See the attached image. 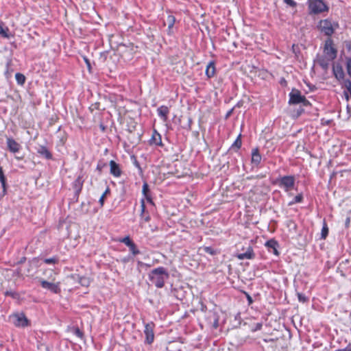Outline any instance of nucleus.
Here are the masks:
<instances>
[{
  "label": "nucleus",
  "instance_id": "nucleus-1",
  "mask_svg": "<svg viewBox=\"0 0 351 351\" xmlns=\"http://www.w3.org/2000/svg\"><path fill=\"white\" fill-rule=\"evenodd\" d=\"M148 278L155 287L161 289L165 286V281L169 278V274L166 268L158 267L150 271Z\"/></svg>",
  "mask_w": 351,
  "mask_h": 351
},
{
  "label": "nucleus",
  "instance_id": "nucleus-2",
  "mask_svg": "<svg viewBox=\"0 0 351 351\" xmlns=\"http://www.w3.org/2000/svg\"><path fill=\"white\" fill-rule=\"evenodd\" d=\"M339 25L337 23L328 19L320 20L317 25L318 30L329 38L335 33Z\"/></svg>",
  "mask_w": 351,
  "mask_h": 351
},
{
  "label": "nucleus",
  "instance_id": "nucleus-3",
  "mask_svg": "<svg viewBox=\"0 0 351 351\" xmlns=\"http://www.w3.org/2000/svg\"><path fill=\"white\" fill-rule=\"evenodd\" d=\"M295 177L293 176H285L278 178L276 183L285 192H290L295 186Z\"/></svg>",
  "mask_w": 351,
  "mask_h": 351
},
{
  "label": "nucleus",
  "instance_id": "nucleus-4",
  "mask_svg": "<svg viewBox=\"0 0 351 351\" xmlns=\"http://www.w3.org/2000/svg\"><path fill=\"white\" fill-rule=\"evenodd\" d=\"M308 6L311 14H317L328 10L323 0H308Z\"/></svg>",
  "mask_w": 351,
  "mask_h": 351
},
{
  "label": "nucleus",
  "instance_id": "nucleus-5",
  "mask_svg": "<svg viewBox=\"0 0 351 351\" xmlns=\"http://www.w3.org/2000/svg\"><path fill=\"white\" fill-rule=\"evenodd\" d=\"M324 53L329 60H335L337 57V50L334 47L333 40L330 38L325 41Z\"/></svg>",
  "mask_w": 351,
  "mask_h": 351
},
{
  "label": "nucleus",
  "instance_id": "nucleus-6",
  "mask_svg": "<svg viewBox=\"0 0 351 351\" xmlns=\"http://www.w3.org/2000/svg\"><path fill=\"white\" fill-rule=\"evenodd\" d=\"M10 319L17 327H25L28 325V319L23 313L10 315Z\"/></svg>",
  "mask_w": 351,
  "mask_h": 351
},
{
  "label": "nucleus",
  "instance_id": "nucleus-7",
  "mask_svg": "<svg viewBox=\"0 0 351 351\" xmlns=\"http://www.w3.org/2000/svg\"><path fill=\"white\" fill-rule=\"evenodd\" d=\"M154 328H155V324L152 322L145 324V329H144V334L145 335V342L147 344H152L154 342Z\"/></svg>",
  "mask_w": 351,
  "mask_h": 351
},
{
  "label": "nucleus",
  "instance_id": "nucleus-8",
  "mask_svg": "<svg viewBox=\"0 0 351 351\" xmlns=\"http://www.w3.org/2000/svg\"><path fill=\"white\" fill-rule=\"evenodd\" d=\"M40 285L43 289L49 290L51 292L53 293L58 294L60 293L61 291L59 282L52 283L45 280H41Z\"/></svg>",
  "mask_w": 351,
  "mask_h": 351
},
{
  "label": "nucleus",
  "instance_id": "nucleus-9",
  "mask_svg": "<svg viewBox=\"0 0 351 351\" xmlns=\"http://www.w3.org/2000/svg\"><path fill=\"white\" fill-rule=\"evenodd\" d=\"M303 97L304 95H301L300 90L297 89H293L291 92L289 93V104L290 105L299 104L302 101Z\"/></svg>",
  "mask_w": 351,
  "mask_h": 351
},
{
  "label": "nucleus",
  "instance_id": "nucleus-10",
  "mask_svg": "<svg viewBox=\"0 0 351 351\" xmlns=\"http://www.w3.org/2000/svg\"><path fill=\"white\" fill-rule=\"evenodd\" d=\"M6 144L11 153L16 154L21 149V145L11 137L7 138Z\"/></svg>",
  "mask_w": 351,
  "mask_h": 351
},
{
  "label": "nucleus",
  "instance_id": "nucleus-11",
  "mask_svg": "<svg viewBox=\"0 0 351 351\" xmlns=\"http://www.w3.org/2000/svg\"><path fill=\"white\" fill-rule=\"evenodd\" d=\"M236 257L239 260H244V259H248L252 260L254 259L255 257V254L254 252L253 247L251 245H248L246 248L245 252L237 254L236 255Z\"/></svg>",
  "mask_w": 351,
  "mask_h": 351
},
{
  "label": "nucleus",
  "instance_id": "nucleus-12",
  "mask_svg": "<svg viewBox=\"0 0 351 351\" xmlns=\"http://www.w3.org/2000/svg\"><path fill=\"white\" fill-rule=\"evenodd\" d=\"M84 184V180L82 176H78L77 178L73 182V188L75 191V194L78 197L80 195Z\"/></svg>",
  "mask_w": 351,
  "mask_h": 351
},
{
  "label": "nucleus",
  "instance_id": "nucleus-13",
  "mask_svg": "<svg viewBox=\"0 0 351 351\" xmlns=\"http://www.w3.org/2000/svg\"><path fill=\"white\" fill-rule=\"evenodd\" d=\"M109 165H110V172L113 176H114L116 178H119L121 176L122 171H121L119 164H117L114 160H110L109 162Z\"/></svg>",
  "mask_w": 351,
  "mask_h": 351
},
{
  "label": "nucleus",
  "instance_id": "nucleus-14",
  "mask_svg": "<svg viewBox=\"0 0 351 351\" xmlns=\"http://www.w3.org/2000/svg\"><path fill=\"white\" fill-rule=\"evenodd\" d=\"M36 151L40 156L45 158V159L51 160L53 158L52 154L45 145H38V147L36 148Z\"/></svg>",
  "mask_w": 351,
  "mask_h": 351
},
{
  "label": "nucleus",
  "instance_id": "nucleus-15",
  "mask_svg": "<svg viewBox=\"0 0 351 351\" xmlns=\"http://www.w3.org/2000/svg\"><path fill=\"white\" fill-rule=\"evenodd\" d=\"M261 155L259 153L258 149L254 148L252 151V163L256 166H258L261 162Z\"/></svg>",
  "mask_w": 351,
  "mask_h": 351
},
{
  "label": "nucleus",
  "instance_id": "nucleus-16",
  "mask_svg": "<svg viewBox=\"0 0 351 351\" xmlns=\"http://www.w3.org/2000/svg\"><path fill=\"white\" fill-rule=\"evenodd\" d=\"M158 115L163 121H167L168 119V114L169 113V109L166 106H161L157 109Z\"/></svg>",
  "mask_w": 351,
  "mask_h": 351
},
{
  "label": "nucleus",
  "instance_id": "nucleus-17",
  "mask_svg": "<svg viewBox=\"0 0 351 351\" xmlns=\"http://www.w3.org/2000/svg\"><path fill=\"white\" fill-rule=\"evenodd\" d=\"M265 246L269 249V250H272V252L275 255L278 256L279 254V252L277 250V248L278 247V243L276 240L270 239V240L267 241L265 243Z\"/></svg>",
  "mask_w": 351,
  "mask_h": 351
},
{
  "label": "nucleus",
  "instance_id": "nucleus-18",
  "mask_svg": "<svg viewBox=\"0 0 351 351\" xmlns=\"http://www.w3.org/2000/svg\"><path fill=\"white\" fill-rule=\"evenodd\" d=\"M215 71H216V69H215V62L214 61L209 62L206 66V71H205L206 75L208 78H211V77H214V75H215Z\"/></svg>",
  "mask_w": 351,
  "mask_h": 351
},
{
  "label": "nucleus",
  "instance_id": "nucleus-19",
  "mask_svg": "<svg viewBox=\"0 0 351 351\" xmlns=\"http://www.w3.org/2000/svg\"><path fill=\"white\" fill-rule=\"evenodd\" d=\"M150 144H154L156 145H162V139L160 134L156 130L153 132L151 139L149 140Z\"/></svg>",
  "mask_w": 351,
  "mask_h": 351
},
{
  "label": "nucleus",
  "instance_id": "nucleus-20",
  "mask_svg": "<svg viewBox=\"0 0 351 351\" xmlns=\"http://www.w3.org/2000/svg\"><path fill=\"white\" fill-rule=\"evenodd\" d=\"M333 73L335 76V77L338 80H343L344 79V71L341 67V66L337 65L336 66L333 67Z\"/></svg>",
  "mask_w": 351,
  "mask_h": 351
},
{
  "label": "nucleus",
  "instance_id": "nucleus-21",
  "mask_svg": "<svg viewBox=\"0 0 351 351\" xmlns=\"http://www.w3.org/2000/svg\"><path fill=\"white\" fill-rule=\"evenodd\" d=\"M332 60H329L328 58L324 56L319 58L317 62L323 69L326 70L329 66L330 62Z\"/></svg>",
  "mask_w": 351,
  "mask_h": 351
},
{
  "label": "nucleus",
  "instance_id": "nucleus-22",
  "mask_svg": "<svg viewBox=\"0 0 351 351\" xmlns=\"http://www.w3.org/2000/svg\"><path fill=\"white\" fill-rule=\"evenodd\" d=\"M303 194L302 193H299L296 196H295V197L291 201H290L288 203V206H293V204L301 203L303 201Z\"/></svg>",
  "mask_w": 351,
  "mask_h": 351
},
{
  "label": "nucleus",
  "instance_id": "nucleus-23",
  "mask_svg": "<svg viewBox=\"0 0 351 351\" xmlns=\"http://www.w3.org/2000/svg\"><path fill=\"white\" fill-rule=\"evenodd\" d=\"M241 145H242V141H241V134H240L237 138H236V140L234 141V142L233 143V144L231 146V148L232 149H235V151H237L238 149H239L241 147Z\"/></svg>",
  "mask_w": 351,
  "mask_h": 351
},
{
  "label": "nucleus",
  "instance_id": "nucleus-24",
  "mask_svg": "<svg viewBox=\"0 0 351 351\" xmlns=\"http://www.w3.org/2000/svg\"><path fill=\"white\" fill-rule=\"evenodd\" d=\"M167 21L168 23V29L170 31L175 24L176 19L173 15H169L167 18Z\"/></svg>",
  "mask_w": 351,
  "mask_h": 351
},
{
  "label": "nucleus",
  "instance_id": "nucleus-25",
  "mask_svg": "<svg viewBox=\"0 0 351 351\" xmlns=\"http://www.w3.org/2000/svg\"><path fill=\"white\" fill-rule=\"evenodd\" d=\"M15 78L17 82V83L20 85H23L25 82V77L23 74H21L20 73H17L15 75Z\"/></svg>",
  "mask_w": 351,
  "mask_h": 351
},
{
  "label": "nucleus",
  "instance_id": "nucleus-26",
  "mask_svg": "<svg viewBox=\"0 0 351 351\" xmlns=\"http://www.w3.org/2000/svg\"><path fill=\"white\" fill-rule=\"evenodd\" d=\"M328 228L326 223L324 221L323 227L322 228V232H321L322 239H325L326 238V237L328 236Z\"/></svg>",
  "mask_w": 351,
  "mask_h": 351
},
{
  "label": "nucleus",
  "instance_id": "nucleus-27",
  "mask_svg": "<svg viewBox=\"0 0 351 351\" xmlns=\"http://www.w3.org/2000/svg\"><path fill=\"white\" fill-rule=\"evenodd\" d=\"M128 247L134 256H136V255L140 254V251L138 250V248L134 243H132L131 244V245L128 246Z\"/></svg>",
  "mask_w": 351,
  "mask_h": 351
},
{
  "label": "nucleus",
  "instance_id": "nucleus-28",
  "mask_svg": "<svg viewBox=\"0 0 351 351\" xmlns=\"http://www.w3.org/2000/svg\"><path fill=\"white\" fill-rule=\"evenodd\" d=\"M119 241H120V242H121V243H124V244H125V245H127L128 247V246H130V245H131V244H132V243H134V242L131 240V239H130V237L129 236H126V237H123V238L119 240Z\"/></svg>",
  "mask_w": 351,
  "mask_h": 351
},
{
  "label": "nucleus",
  "instance_id": "nucleus-29",
  "mask_svg": "<svg viewBox=\"0 0 351 351\" xmlns=\"http://www.w3.org/2000/svg\"><path fill=\"white\" fill-rule=\"evenodd\" d=\"M43 262L46 264H56L58 262V257H51L49 258H45L43 260Z\"/></svg>",
  "mask_w": 351,
  "mask_h": 351
},
{
  "label": "nucleus",
  "instance_id": "nucleus-30",
  "mask_svg": "<svg viewBox=\"0 0 351 351\" xmlns=\"http://www.w3.org/2000/svg\"><path fill=\"white\" fill-rule=\"evenodd\" d=\"M8 32L9 29L8 27L4 28L2 25H0V35H1L3 38H9Z\"/></svg>",
  "mask_w": 351,
  "mask_h": 351
},
{
  "label": "nucleus",
  "instance_id": "nucleus-31",
  "mask_svg": "<svg viewBox=\"0 0 351 351\" xmlns=\"http://www.w3.org/2000/svg\"><path fill=\"white\" fill-rule=\"evenodd\" d=\"M73 334L77 336V337H79L80 339H83L84 337V333L82 331H81L80 330L79 328L76 327V328H73Z\"/></svg>",
  "mask_w": 351,
  "mask_h": 351
},
{
  "label": "nucleus",
  "instance_id": "nucleus-32",
  "mask_svg": "<svg viewBox=\"0 0 351 351\" xmlns=\"http://www.w3.org/2000/svg\"><path fill=\"white\" fill-rule=\"evenodd\" d=\"M145 209H146V206H145V199H142L141 200V215H140L141 217H143L144 215L146 213Z\"/></svg>",
  "mask_w": 351,
  "mask_h": 351
},
{
  "label": "nucleus",
  "instance_id": "nucleus-33",
  "mask_svg": "<svg viewBox=\"0 0 351 351\" xmlns=\"http://www.w3.org/2000/svg\"><path fill=\"white\" fill-rule=\"evenodd\" d=\"M346 71L348 75L351 77V58H346Z\"/></svg>",
  "mask_w": 351,
  "mask_h": 351
},
{
  "label": "nucleus",
  "instance_id": "nucleus-34",
  "mask_svg": "<svg viewBox=\"0 0 351 351\" xmlns=\"http://www.w3.org/2000/svg\"><path fill=\"white\" fill-rule=\"evenodd\" d=\"M79 282L80 283L81 285L84 287H88L90 283L88 278L86 277H81L80 278Z\"/></svg>",
  "mask_w": 351,
  "mask_h": 351
},
{
  "label": "nucleus",
  "instance_id": "nucleus-35",
  "mask_svg": "<svg viewBox=\"0 0 351 351\" xmlns=\"http://www.w3.org/2000/svg\"><path fill=\"white\" fill-rule=\"evenodd\" d=\"M297 296H298V300L301 302L304 303L308 300V298L305 295H304L301 293H298Z\"/></svg>",
  "mask_w": 351,
  "mask_h": 351
},
{
  "label": "nucleus",
  "instance_id": "nucleus-36",
  "mask_svg": "<svg viewBox=\"0 0 351 351\" xmlns=\"http://www.w3.org/2000/svg\"><path fill=\"white\" fill-rule=\"evenodd\" d=\"M343 86L346 88L349 93L351 91V81L349 79H343Z\"/></svg>",
  "mask_w": 351,
  "mask_h": 351
},
{
  "label": "nucleus",
  "instance_id": "nucleus-37",
  "mask_svg": "<svg viewBox=\"0 0 351 351\" xmlns=\"http://www.w3.org/2000/svg\"><path fill=\"white\" fill-rule=\"evenodd\" d=\"M149 186L147 184V182H144L143 185V189H142V193L143 194V195H147L149 194Z\"/></svg>",
  "mask_w": 351,
  "mask_h": 351
},
{
  "label": "nucleus",
  "instance_id": "nucleus-38",
  "mask_svg": "<svg viewBox=\"0 0 351 351\" xmlns=\"http://www.w3.org/2000/svg\"><path fill=\"white\" fill-rule=\"evenodd\" d=\"M204 251L210 255H215L216 254L215 250L211 247H204Z\"/></svg>",
  "mask_w": 351,
  "mask_h": 351
},
{
  "label": "nucleus",
  "instance_id": "nucleus-39",
  "mask_svg": "<svg viewBox=\"0 0 351 351\" xmlns=\"http://www.w3.org/2000/svg\"><path fill=\"white\" fill-rule=\"evenodd\" d=\"M262 327H263V324L261 322H258V323H256L255 324L254 328H253L252 329V330L253 332H255V331H257V330H261Z\"/></svg>",
  "mask_w": 351,
  "mask_h": 351
},
{
  "label": "nucleus",
  "instance_id": "nucleus-40",
  "mask_svg": "<svg viewBox=\"0 0 351 351\" xmlns=\"http://www.w3.org/2000/svg\"><path fill=\"white\" fill-rule=\"evenodd\" d=\"M300 104H302L304 106H308L311 105V103L308 100L306 99V98L305 97V96L303 97L302 98V101H301Z\"/></svg>",
  "mask_w": 351,
  "mask_h": 351
},
{
  "label": "nucleus",
  "instance_id": "nucleus-41",
  "mask_svg": "<svg viewBox=\"0 0 351 351\" xmlns=\"http://www.w3.org/2000/svg\"><path fill=\"white\" fill-rule=\"evenodd\" d=\"M285 3H286L287 5L294 7L296 5V3L293 0H284Z\"/></svg>",
  "mask_w": 351,
  "mask_h": 351
},
{
  "label": "nucleus",
  "instance_id": "nucleus-42",
  "mask_svg": "<svg viewBox=\"0 0 351 351\" xmlns=\"http://www.w3.org/2000/svg\"><path fill=\"white\" fill-rule=\"evenodd\" d=\"M134 165L136 167H137L141 171H142V169L141 167V165L138 160L136 159V158L134 156Z\"/></svg>",
  "mask_w": 351,
  "mask_h": 351
},
{
  "label": "nucleus",
  "instance_id": "nucleus-43",
  "mask_svg": "<svg viewBox=\"0 0 351 351\" xmlns=\"http://www.w3.org/2000/svg\"><path fill=\"white\" fill-rule=\"evenodd\" d=\"M145 221L148 222L149 221L151 217L148 213H145L143 216V217H141Z\"/></svg>",
  "mask_w": 351,
  "mask_h": 351
},
{
  "label": "nucleus",
  "instance_id": "nucleus-44",
  "mask_svg": "<svg viewBox=\"0 0 351 351\" xmlns=\"http://www.w3.org/2000/svg\"><path fill=\"white\" fill-rule=\"evenodd\" d=\"M147 201L151 204H154L151 195L149 194L144 196Z\"/></svg>",
  "mask_w": 351,
  "mask_h": 351
},
{
  "label": "nucleus",
  "instance_id": "nucleus-45",
  "mask_svg": "<svg viewBox=\"0 0 351 351\" xmlns=\"http://www.w3.org/2000/svg\"><path fill=\"white\" fill-rule=\"evenodd\" d=\"M350 217H348L346 219V221H345V226L346 228H348L349 226H350Z\"/></svg>",
  "mask_w": 351,
  "mask_h": 351
},
{
  "label": "nucleus",
  "instance_id": "nucleus-46",
  "mask_svg": "<svg viewBox=\"0 0 351 351\" xmlns=\"http://www.w3.org/2000/svg\"><path fill=\"white\" fill-rule=\"evenodd\" d=\"M104 199H105V197L104 195H101V197L99 198V202L101 206H103V205L104 204Z\"/></svg>",
  "mask_w": 351,
  "mask_h": 351
},
{
  "label": "nucleus",
  "instance_id": "nucleus-47",
  "mask_svg": "<svg viewBox=\"0 0 351 351\" xmlns=\"http://www.w3.org/2000/svg\"><path fill=\"white\" fill-rule=\"evenodd\" d=\"M110 188L108 186L106 189V191L104 192V193L102 194V195H104V197H106L108 194L110 193Z\"/></svg>",
  "mask_w": 351,
  "mask_h": 351
},
{
  "label": "nucleus",
  "instance_id": "nucleus-48",
  "mask_svg": "<svg viewBox=\"0 0 351 351\" xmlns=\"http://www.w3.org/2000/svg\"><path fill=\"white\" fill-rule=\"evenodd\" d=\"M339 351H351L350 344H349L346 348L339 350Z\"/></svg>",
  "mask_w": 351,
  "mask_h": 351
},
{
  "label": "nucleus",
  "instance_id": "nucleus-49",
  "mask_svg": "<svg viewBox=\"0 0 351 351\" xmlns=\"http://www.w3.org/2000/svg\"><path fill=\"white\" fill-rule=\"evenodd\" d=\"M263 341H265V342H271V343L274 342V339H264Z\"/></svg>",
  "mask_w": 351,
  "mask_h": 351
},
{
  "label": "nucleus",
  "instance_id": "nucleus-50",
  "mask_svg": "<svg viewBox=\"0 0 351 351\" xmlns=\"http://www.w3.org/2000/svg\"><path fill=\"white\" fill-rule=\"evenodd\" d=\"M85 61L86 62V64H87L88 67V69H90V64L89 60L87 58H85Z\"/></svg>",
  "mask_w": 351,
  "mask_h": 351
},
{
  "label": "nucleus",
  "instance_id": "nucleus-51",
  "mask_svg": "<svg viewBox=\"0 0 351 351\" xmlns=\"http://www.w3.org/2000/svg\"><path fill=\"white\" fill-rule=\"evenodd\" d=\"M5 294L8 295H11V296L14 297V293H12V292L7 291L5 293Z\"/></svg>",
  "mask_w": 351,
  "mask_h": 351
},
{
  "label": "nucleus",
  "instance_id": "nucleus-52",
  "mask_svg": "<svg viewBox=\"0 0 351 351\" xmlns=\"http://www.w3.org/2000/svg\"><path fill=\"white\" fill-rule=\"evenodd\" d=\"M128 261H129V258H123V260H122V261H123V263H126V262H128Z\"/></svg>",
  "mask_w": 351,
  "mask_h": 351
},
{
  "label": "nucleus",
  "instance_id": "nucleus-53",
  "mask_svg": "<svg viewBox=\"0 0 351 351\" xmlns=\"http://www.w3.org/2000/svg\"><path fill=\"white\" fill-rule=\"evenodd\" d=\"M247 298H248V301H249L250 302H252V298H251V297L248 295V297H247Z\"/></svg>",
  "mask_w": 351,
  "mask_h": 351
},
{
  "label": "nucleus",
  "instance_id": "nucleus-54",
  "mask_svg": "<svg viewBox=\"0 0 351 351\" xmlns=\"http://www.w3.org/2000/svg\"><path fill=\"white\" fill-rule=\"evenodd\" d=\"M271 348L274 350L276 348V346H271Z\"/></svg>",
  "mask_w": 351,
  "mask_h": 351
},
{
  "label": "nucleus",
  "instance_id": "nucleus-55",
  "mask_svg": "<svg viewBox=\"0 0 351 351\" xmlns=\"http://www.w3.org/2000/svg\"><path fill=\"white\" fill-rule=\"evenodd\" d=\"M217 322H218V321H217V320H216V322H215V328H217Z\"/></svg>",
  "mask_w": 351,
  "mask_h": 351
},
{
  "label": "nucleus",
  "instance_id": "nucleus-56",
  "mask_svg": "<svg viewBox=\"0 0 351 351\" xmlns=\"http://www.w3.org/2000/svg\"><path fill=\"white\" fill-rule=\"evenodd\" d=\"M191 123V119H189V124Z\"/></svg>",
  "mask_w": 351,
  "mask_h": 351
},
{
  "label": "nucleus",
  "instance_id": "nucleus-57",
  "mask_svg": "<svg viewBox=\"0 0 351 351\" xmlns=\"http://www.w3.org/2000/svg\"><path fill=\"white\" fill-rule=\"evenodd\" d=\"M101 129L104 130V126L101 127Z\"/></svg>",
  "mask_w": 351,
  "mask_h": 351
},
{
  "label": "nucleus",
  "instance_id": "nucleus-58",
  "mask_svg": "<svg viewBox=\"0 0 351 351\" xmlns=\"http://www.w3.org/2000/svg\"><path fill=\"white\" fill-rule=\"evenodd\" d=\"M101 129L104 130V126L101 127Z\"/></svg>",
  "mask_w": 351,
  "mask_h": 351
}]
</instances>
